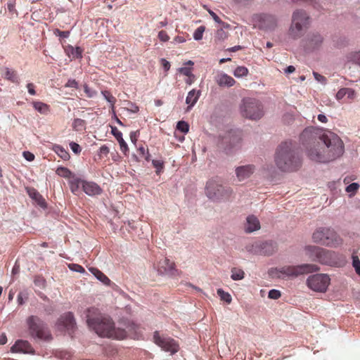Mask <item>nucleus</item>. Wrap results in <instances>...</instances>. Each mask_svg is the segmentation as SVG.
Listing matches in <instances>:
<instances>
[{"instance_id": "nucleus-1", "label": "nucleus", "mask_w": 360, "mask_h": 360, "mask_svg": "<svg viewBox=\"0 0 360 360\" xmlns=\"http://www.w3.org/2000/svg\"><path fill=\"white\" fill-rule=\"evenodd\" d=\"M303 143H307L309 158L317 162H329L341 157L345 152L342 139L330 131L318 135L312 127L306 128L300 135Z\"/></svg>"}, {"instance_id": "nucleus-2", "label": "nucleus", "mask_w": 360, "mask_h": 360, "mask_svg": "<svg viewBox=\"0 0 360 360\" xmlns=\"http://www.w3.org/2000/svg\"><path fill=\"white\" fill-rule=\"evenodd\" d=\"M87 323L99 336L118 340H123L128 333L135 330L134 323L129 324L126 328H115L112 319L102 314L98 309L91 308L88 310Z\"/></svg>"}, {"instance_id": "nucleus-3", "label": "nucleus", "mask_w": 360, "mask_h": 360, "mask_svg": "<svg viewBox=\"0 0 360 360\" xmlns=\"http://www.w3.org/2000/svg\"><path fill=\"white\" fill-rule=\"evenodd\" d=\"M274 162L278 169L290 172L301 167L302 158L291 143L283 142L276 149Z\"/></svg>"}, {"instance_id": "nucleus-4", "label": "nucleus", "mask_w": 360, "mask_h": 360, "mask_svg": "<svg viewBox=\"0 0 360 360\" xmlns=\"http://www.w3.org/2000/svg\"><path fill=\"white\" fill-rule=\"evenodd\" d=\"M306 255L312 261H316L335 268H343L347 264L346 257L335 252L326 250L315 245H307L304 248Z\"/></svg>"}, {"instance_id": "nucleus-5", "label": "nucleus", "mask_w": 360, "mask_h": 360, "mask_svg": "<svg viewBox=\"0 0 360 360\" xmlns=\"http://www.w3.org/2000/svg\"><path fill=\"white\" fill-rule=\"evenodd\" d=\"M311 18L304 9H295L291 15V22L288 30V37L291 40L302 38L309 28Z\"/></svg>"}, {"instance_id": "nucleus-6", "label": "nucleus", "mask_w": 360, "mask_h": 360, "mask_svg": "<svg viewBox=\"0 0 360 360\" xmlns=\"http://www.w3.org/2000/svg\"><path fill=\"white\" fill-rule=\"evenodd\" d=\"M205 194L214 202H222L229 200L233 191L231 187L222 185L219 181L210 179L207 182Z\"/></svg>"}, {"instance_id": "nucleus-7", "label": "nucleus", "mask_w": 360, "mask_h": 360, "mask_svg": "<svg viewBox=\"0 0 360 360\" xmlns=\"http://www.w3.org/2000/svg\"><path fill=\"white\" fill-rule=\"evenodd\" d=\"M313 241L322 245L337 248L343 243L342 238L330 228L320 227L312 235Z\"/></svg>"}, {"instance_id": "nucleus-8", "label": "nucleus", "mask_w": 360, "mask_h": 360, "mask_svg": "<svg viewBox=\"0 0 360 360\" xmlns=\"http://www.w3.org/2000/svg\"><path fill=\"white\" fill-rule=\"evenodd\" d=\"M30 335L35 338L49 341L52 339L49 330L46 328L44 321L37 316H30L26 319Z\"/></svg>"}, {"instance_id": "nucleus-9", "label": "nucleus", "mask_w": 360, "mask_h": 360, "mask_svg": "<svg viewBox=\"0 0 360 360\" xmlns=\"http://www.w3.org/2000/svg\"><path fill=\"white\" fill-rule=\"evenodd\" d=\"M240 112L243 117L252 120H258L264 115L262 103L252 98L243 99Z\"/></svg>"}, {"instance_id": "nucleus-10", "label": "nucleus", "mask_w": 360, "mask_h": 360, "mask_svg": "<svg viewBox=\"0 0 360 360\" xmlns=\"http://www.w3.org/2000/svg\"><path fill=\"white\" fill-rule=\"evenodd\" d=\"M246 250L254 255L270 256L277 251L278 246L276 243L272 240H257L248 245Z\"/></svg>"}, {"instance_id": "nucleus-11", "label": "nucleus", "mask_w": 360, "mask_h": 360, "mask_svg": "<svg viewBox=\"0 0 360 360\" xmlns=\"http://www.w3.org/2000/svg\"><path fill=\"white\" fill-rule=\"evenodd\" d=\"M330 278L325 274H317L309 276L307 280V285L311 290L315 292H324L326 291Z\"/></svg>"}, {"instance_id": "nucleus-12", "label": "nucleus", "mask_w": 360, "mask_h": 360, "mask_svg": "<svg viewBox=\"0 0 360 360\" xmlns=\"http://www.w3.org/2000/svg\"><path fill=\"white\" fill-rule=\"evenodd\" d=\"M153 341L162 350L169 352L171 354L177 352L179 348V344L173 338L160 335L158 331L154 333Z\"/></svg>"}, {"instance_id": "nucleus-13", "label": "nucleus", "mask_w": 360, "mask_h": 360, "mask_svg": "<svg viewBox=\"0 0 360 360\" xmlns=\"http://www.w3.org/2000/svg\"><path fill=\"white\" fill-rule=\"evenodd\" d=\"M241 138L239 134L236 131H229L226 134L221 137L219 141V147L229 153L232 150L239 147L240 143Z\"/></svg>"}, {"instance_id": "nucleus-14", "label": "nucleus", "mask_w": 360, "mask_h": 360, "mask_svg": "<svg viewBox=\"0 0 360 360\" xmlns=\"http://www.w3.org/2000/svg\"><path fill=\"white\" fill-rule=\"evenodd\" d=\"M278 26L276 16L271 14L262 13L257 16V27L265 32H271Z\"/></svg>"}, {"instance_id": "nucleus-15", "label": "nucleus", "mask_w": 360, "mask_h": 360, "mask_svg": "<svg viewBox=\"0 0 360 360\" xmlns=\"http://www.w3.org/2000/svg\"><path fill=\"white\" fill-rule=\"evenodd\" d=\"M58 326L59 329L64 330L69 334H72L76 326L73 314L71 312H68L62 315L58 321Z\"/></svg>"}, {"instance_id": "nucleus-16", "label": "nucleus", "mask_w": 360, "mask_h": 360, "mask_svg": "<svg viewBox=\"0 0 360 360\" xmlns=\"http://www.w3.org/2000/svg\"><path fill=\"white\" fill-rule=\"evenodd\" d=\"M323 37L318 32H311L306 37V46L311 50L320 48L323 42Z\"/></svg>"}, {"instance_id": "nucleus-17", "label": "nucleus", "mask_w": 360, "mask_h": 360, "mask_svg": "<svg viewBox=\"0 0 360 360\" xmlns=\"http://www.w3.org/2000/svg\"><path fill=\"white\" fill-rule=\"evenodd\" d=\"M254 165H245L237 167L235 169L236 175L239 181H243L250 178L255 172Z\"/></svg>"}, {"instance_id": "nucleus-18", "label": "nucleus", "mask_w": 360, "mask_h": 360, "mask_svg": "<svg viewBox=\"0 0 360 360\" xmlns=\"http://www.w3.org/2000/svg\"><path fill=\"white\" fill-rule=\"evenodd\" d=\"M11 351L13 353L35 354V351L31 344L28 341L23 340H17L11 347Z\"/></svg>"}, {"instance_id": "nucleus-19", "label": "nucleus", "mask_w": 360, "mask_h": 360, "mask_svg": "<svg viewBox=\"0 0 360 360\" xmlns=\"http://www.w3.org/2000/svg\"><path fill=\"white\" fill-rule=\"evenodd\" d=\"M83 191L89 196H95L101 194L103 190L96 183L84 180L82 184Z\"/></svg>"}, {"instance_id": "nucleus-20", "label": "nucleus", "mask_w": 360, "mask_h": 360, "mask_svg": "<svg viewBox=\"0 0 360 360\" xmlns=\"http://www.w3.org/2000/svg\"><path fill=\"white\" fill-rule=\"evenodd\" d=\"M260 229L259 219L254 215H250L246 219L244 229L246 233H252Z\"/></svg>"}, {"instance_id": "nucleus-21", "label": "nucleus", "mask_w": 360, "mask_h": 360, "mask_svg": "<svg viewBox=\"0 0 360 360\" xmlns=\"http://www.w3.org/2000/svg\"><path fill=\"white\" fill-rule=\"evenodd\" d=\"M302 273V271H269L268 274L272 278L288 279L295 278Z\"/></svg>"}, {"instance_id": "nucleus-22", "label": "nucleus", "mask_w": 360, "mask_h": 360, "mask_svg": "<svg viewBox=\"0 0 360 360\" xmlns=\"http://www.w3.org/2000/svg\"><path fill=\"white\" fill-rule=\"evenodd\" d=\"M215 81L219 86L226 87H231L233 86L236 82L233 77L225 73L217 75V76L215 77Z\"/></svg>"}, {"instance_id": "nucleus-23", "label": "nucleus", "mask_w": 360, "mask_h": 360, "mask_svg": "<svg viewBox=\"0 0 360 360\" xmlns=\"http://www.w3.org/2000/svg\"><path fill=\"white\" fill-rule=\"evenodd\" d=\"M345 96L349 99L353 100L356 98V94L353 89L351 88H341L336 94V99L342 100Z\"/></svg>"}, {"instance_id": "nucleus-24", "label": "nucleus", "mask_w": 360, "mask_h": 360, "mask_svg": "<svg viewBox=\"0 0 360 360\" xmlns=\"http://www.w3.org/2000/svg\"><path fill=\"white\" fill-rule=\"evenodd\" d=\"M111 132L119 142L121 150L126 153L128 150V146L122 138V134L115 127H111Z\"/></svg>"}, {"instance_id": "nucleus-25", "label": "nucleus", "mask_w": 360, "mask_h": 360, "mask_svg": "<svg viewBox=\"0 0 360 360\" xmlns=\"http://www.w3.org/2000/svg\"><path fill=\"white\" fill-rule=\"evenodd\" d=\"M200 91H195V89H192L188 92L186 98V103L188 105V110H189L196 103L200 96Z\"/></svg>"}, {"instance_id": "nucleus-26", "label": "nucleus", "mask_w": 360, "mask_h": 360, "mask_svg": "<svg viewBox=\"0 0 360 360\" xmlns=\"http://www.w3.org/2000/svg\"><path fill=\"white\" fill-rule=\"evenodd\" d=\"M345 58L347 62L360 67V50L347 53Z\"/></svg>"}, {"instance_id": "nucleus-27", "label": "nucleus", "mask_w": 360, "mask_h": 360, "mask_svg": "<svg viewBox=\"0 0 360 360\" xmlns=\"http://www.w3.org/2000/svg\"><path fill=\"white\" fill-rule=\"evenodd\" d=\"M84 180L79 178H74L70 181V188L71 192L75 195H77L79 192L80 187L82 188Z\"/></svg>"}, {"instance_id": "nucleus-28", "label": "nucleus", "mask_w": 360, "mask_h": 360, "mask_svg": "<svg viewBox=\"0 0 360 360\" xmlns=\"http://www.w3.org/2000/svg\"><path fill=\"white\" fill-rule=\"evenodd\" d=\"M28 194L32 199L35 200L41 207H46V202L44 198L35 189H30Z\"/></svg>"}, {"instance_id": "nucleus-29", "label": "nucleus", "mask_w": 360, "mask_h": 360, "mask_svg": "<svg viewBox=\"0 0 360 360\" xmlns=\"http://www.w3.org/2000/svg\"><path fill=\"white\" fill-rule=\"evenodd\" d=\"M175 264L167 258H164L159 262L158 270H174Z\"/></svg>"}, {"instance_id": "nucleus-30", "label": "nucleus", "mask_w": 360, "mask_h": 360, "mask_svg": "<svg viewBox=\"0 0 360 360\" xmlns=\"http://www.w3.org/2000/svg\"><path fill=\"white\" fill-rule=\"evenodd\" d=\"M66 51L69 56H72L73 58H80L82 56V49L80 47L74 48L69 46L66 49Z\"/></svg>"}, {"instance_id": "nucleus-31", "label": "nucleus", "mask_w": 360, "mask_h": 360, "mask_svg": "<svg viewBox=\"0 0 360 360\" xmlns=\"http://www.w3.org/2000/svg\"><path fill=\"white\" fill-rule=\"evenodd\" d=\"M33 107L36 110H37L39 112L46 115L49 112V107L47 104L40 102V101H35L33 103Z\"/></svg>"}, {"instance_id": "nucleus-32", "label": "nucleus", "mask_w": 360, "mask_h": 360, "mask_svg": "<svg viewBox=\"0 0 360 360\" xmlns=\"http://www.w3.org/2000/svg\"><path fill=\"white\" fill-rule=\"evenodd\" d=\"M5 77L11 81L12 82H18V77L15 71L9 69L8 68H5Z\"/></svg>"}, {"instance_id": "nucleus-33", "label": "nucleus", "mask_w": 360, "mask_h": 360, "mask_svg": "<svg viewBox=\"0 0 360 360\" xmlns=\"http://www.w3.org/2000/svg\"><path fill=\"white\" fill-rule=\"evenodd\" d=\"M94 276L105 285H109L110 280L103 274V271H91Z\"/></svg>"}, {"instance_id": "nucleus-34", "label": "nucleus", "mask_w": 360, "mask_h": 360, "mask_svg": "<svg viewBox=\"0 0 360 360\" xmlns=\"http://www.w3.org/2000/svg\"><path fill=\"white\" fill-rule=\"evenodd\" d=\"M248 73V70L247 68L244 66H238L237 67L234 72L233 75L236 77H242L246 76Z\"/></svg>"}, {"instance_id": "nucleus-35", "label": "nucleus", "mask_w": 360, "mask_h": 360, "mask_svg": "<svg viewBox=\"0 0 360 360\" xmlns=\"http://www.w3.org/2000/svg\"><path fill=\"white\" fill-rule=\"evenodd\" d=\"M217 295L220 297V299L228 304L231 302L232 298L229 292H224L222 289L217 290Z\"/></svg>"}, {"instance_id": "nucleus-36", "label": "nucleus", "mask_w": 360, "mask_h": 360, "mask_svg": "<svg viewBox=\"0 0 360 360\" xmlns=\"http://www.w3.org/2000/svg\"><path fill=\"white\" fill-rule=\"evenodd\" d=\"M56 172L58 175L65 178H70L72 175V172L68 168L63 167H58Z\"/></svg>"}, {"instance_id": "nucleus-37", "label": "nucleus", "mask_w": 360, "mask_h": 360, "mask_svg": "<svg viewBox=\"0 0 360 360\" xmlns=\"http://www.w3.org/2000/svg\"><path fill=\"white\" fill-rule=\"evenodd\" d=\"M84 125L85 121L79 118L75 119L72 123V127L76 131L82 130L84 128Z\"/></svg>"}, {"instance_id": "nucleus-38", "label": "nucleus", "mask_w": 360, "mask_h": 360, "mask_svg": "<svg viewBox=\"0 0 360 360\" xmlns=\"http://www.w3.org/2000/svg\"><path fill=\"white\" fill-rule=\"evenodd\" d=\"M101 93L103 95L105 100L111 104L112 109L113 110L114 104L116 102V98L114 96H112L110 94V93L108 91H103Z\"/></svg>"}, {"instance_id": "nucleus-39", "label": "nucleus", "mask_w": 360, "mask_h": 360, "mask_svg": "<svg viewBox=\"0 0 360 360\" xmlns=\"http://www.w3.org/2000/svg\"><path fill=\"white\" fill-rule=\"evenodd\" d=\"M56 152L58 154V155L63 160H68L70 157L68 153L61 146H56Z\"/></svg>"}, {"instance_id": "nucleus-40", "label": "nucleus", "mask_w": 360, "mask_h": 360, "mask_svg": "<svg viewBox=\"0 0 360 360\" xmlns=\"http://www.w3.org/2000/svg\"><path fill=\"white\" fill-rule=\"evenodd\" d=\"M176 129H177L179 131H181V132H183V133L186 134V133H187V132L188 131V130H189V125H188V124L186 122H185V121H179V122H178V123H177V124H176Z\"/></svg>"}, {"instance_id": "nucleus-41", "label": "nucleus", "mask_w": 360, "mask_h": 360, "mask_svg": "<svg viewBox=\"0 0 360 360\" xmlns=\"http://www.w3.org/2000/svg\"><path fill=\"white\" fill-rule=\"evenodd\" d=\"M205 30V27L204 26H200L199 27H198L193 33L194 39L196 41L202 39Z\"/></svg>"}, {"instance_id": "nucleus-42", "label": "nucleus", "mask_w": 360, "mask_h": 360, "mask_svg": "<svg viewBox=\"0 0 360 360\" xmlns=\"http://www.w3.org/2000/svg\"><path fill=\"white\" fill-rule=\"evenodd\" d=\"M228 37L227 32H226L222 28L217 30L215 34V39L219 41H223Z\"/></svg>"}, {"instance_id": "nucleus-43", "label": "nucleus", "mask_w": 360, "mask_h": 360, "mask_svg": "<svg viewBox=\"0 0 360 360\" xmlns=\"http://www.w3.org/2000/svg\"><path fill=\"white\" fill-rule=\"evenodd\" d=\"M34 283L36 286L39 287L41 289H43L46 286V280L41 276H36Z\"/></svg>"}, {"instance_id": "nucleus-44", "label": "nucleus", "mask_w": 360, "mask_h": 360, "mask_svg": "<svg viewBox=\"0 0 360 360\" xmlns=\"http://www.w3.org/2000/svg\"><path fill=\"white\" fill-rule=\"evenodd\" d=\"M359 185L357 183H352L349 186H347L345 188V191L347 193H350L352 194H354L359 189Z\"/></svg>"}, {"instance_id": "nucleus-45", "label": "nucleus", "mask_w": 360, "mask_h": 360, "mask_svg": "<svg viewBox=\"0 0 360 360\" xmlns=\"http://www.w3.org/2000/svg\"><path fill=\"white\" fill-rule=\"evenodd\" d=\"M297 269H306V270H311V271L319 269V267H317L316 265L304 264H302L300 266H297V268H293L292 270H298ZM287 270H290V269H288Z\"/></svg>"}, {"instance_id": "nucleus-46", "label": "nucleus", "mask_w": 360, "mask_h": 360, "mask_svg": "<svg viewBox=\"0 0 360 360\" xmlns=\"http://www.w3.org/2000/svg\"><path fill=\"white\" fill-rule=\"evenodd\" d=\"M281 296V292L279 290H275V289L271 290L269 292V295H268L269 298L272 299V300H277V299L280 298Z\"/></svg>"}, {"instance_id": "nucleus-47", "label": "nucleus", "mask_w": 360, "mask_h": 360, "mask_svg": "<svg viewBox=\"0 0 360 360\" xmlns=\"http://www.w3.org/2000/svg\"><path fill=\"white\" fill-rule=\"evenodd\" d=\"M352 266L354 268V270H360V259L358 256L354 255V254L352 256Z\"/></svg>"}, {"instance_id": "nucleus-48", "label": "nucleus", "mask_w": 360, "mask_h": 360, "mask_svg": "<svg viewBox=\"0 0 360 360\" xmlns=\"http://www.w3.org/2000/svg\"><path fill=\"white\" fill-rule=\"evenodd\" d=\"M313 75H314V77L315 79L317 82H321V83H322L323 84H326V78L324 76L319 74L316 72H313Z\"/></svg>"}, {"instance_id": "nucleus-49", "label": "nucleus", "mask_w": 360, "mask_h": 360, "mask_svg": "<svg viewBox=\"0 0 360 360\" xmlns=\"http://www.w3.org/2000/svg\"><path fill=\"white\" fill-rule=\"evenodd\" d=\"M231 278L235 281L241 280L244 278V271H236L231 276Z\"/></svg>"}, {"instance_id": "nucleus-50", "label": "nucleus", "mask_w": 360, "mask_h": 360, "mask_svg": "<svg viewBox=\"0 0 360 360\" xmlns=\"http://www.w3.org/2000/svg\"><path fill=\"white\" fill-rule=\"evenodd\" d=\"M209 14L212 16L213 20L218 24H222L224 25V22H223L221 19L218 17V15L212 10L208 9Z\"/></svg>"}, {"instance_id": "nucleus-51", "label": "nucleus", "mask_w": 360, "mask_h": 360, "mask_svg": "<svg viewBox=\"0 0 360 360\" xmlns=\"http://www.w3.org/2000/svg\"><path fill=\"white\" fill-rule=\"evenodd\" d=\"M158 38L162 41H167L169 39V37L167 35L166 32L162 30L158 33Z\"/></svg>"}, {"instance_id": "nucleus-52", "label": "nucleus", "mask_w": 360, "mask_h": 360, "mask_svg": "<svg viewBox=\"0 0 360 360\" xmlns=\"http://www.w3.org/2000/svg\"><path fill=\"white\" fill-rule=\"evenodd\" d=\"M70 148L72 149V150L75 153L77 154L81 152V147L79 146V144H77L75 142H72L70 143Z\"/></svg>"}, {"instance_id": "nucleus-53", "label": "nucleus", "mask_w": 360, "mask_h": 360, "mask_svg": "<svg viewBox=\"0 0 360 360\" xmlns=\"http://www.w3.org/2000/svg\"><path fill=\"white\" fill-rule=\"evenodd\" d=\"M84 92L86 94L87 96L89 98H92L96 94V91L91 90L86 84H84Z\"/></svg>"}, {"instance_id": "nucleus-54", "label": "nucleus", "mask_w": 360, "mask_h": 360, "mask_svg": "<svg viewBox=\"0 0 360 360\" xmlns=\"http://www.w3.org/2000/svg\"><path fill=\"white\" fill-rule=\"evenodd\" d=\"M179 71L181 74H183V75H186L187 77L191 75H192L191 68H186V67L180 68L179 69Z\"/></svg>"}, {"instance_id": "nucleus-55", "label": "nucleus", "mask_w": 360, "mask_h": 360, "mask_svg": "<svg viewBox=\"0 0 360 360\" xmlns=\"http://www.w3.org/2000/svg\"><path fill=\"white\" fill-rule=\"evenodd\" d=\"M139 134V131H131L130 133V139L134 144H136Z\"/></svg>"}, {"instance_id": "nucleus-56", "label": "nucleus", "mask_w": 360, "mask_h": 360, "mask_svg": "<svg viewBox=\"0 0 360 360\" xmlns=\"http://www.w3.org/2000/svg\"><path fill=\"white\" fill-rule=\"evenodd\" d=\"M66 87L78 88V83L75 79H69L65 84Z\"/></svg>"}, {"instance_id": "nucleus-57", "label": "nucleus", "mask_w": 360, "mask_h": 360, "mask_svg": "<svg viewBox=\"0 0 360 360\" xmlns=\"http://www.w3.org/2000/svg\"><path fill=\"white\" fill-rule=\"evenodd\" d=\"M153 165L158 169L157 172L161 170L163 167V163L160 160H153Z\"/></svg>"}, {"instance_id": "nucleus-58", "label": "nucleus", "mask_w": 360, "mask_h": 360, "mask_svg": "<svg viewBox=\"0 0 360 360\" xmlns=\"http://www.w3.org/2000/svg\"><path fill=\"white\" fill-rule=\"evenodd\" d=\"M23 156L28 161H32L34 159V155L28 151H25Z\"/></svg>"}, {"instance_id": "nucleus-59", "label": "nucleus", "mask_w": 360, "mask_h": 360, "mask_svg": "<svg viewBox=\"0 0 360 360\" xmlns=\"http://www.w3.org/2000/svg\"><path fill=\"white\" fill-rule=\"evenodd\" d=\"M109 153V148L106 146H102L99 149V153L101 155H107Z\"/></svg>"}, {"instance_id": "nucleus-60", "label": "nucleus", "mask_w": 360, "mask_h": 360, "mask_svg": "<svg viewBox=\"0 0 360 360\" xmlns=\"http://www.w3.org/2000/svg\"><path fill=\"white\" fill-rule=\"evenodd\" d=\"M68 267L70 268V270H81V271L84 270V267H82V266H80L79 264H70L68 265Z\"/></svg>"}, {"instance_id": "nucleus-61", "label": "nucleus", "mask_w": 360, "mask_h": 360, "mask_svg": "<svg viewBox=\"0 0 360 360\" xmlns=\"http://www.w3.org/2000/svg\"><path fill=\"white\" fill-rule=\"evenodd\" d=\"M162 65L165 71H168L170 68V63L167 60L162 58L161 59Z\"/></svg>"}, {"instance_id": "nucleus-62", "label": "nucleus", "mask_w": 360, "mask_h": 360, "mask_svg": "<svg viewBox=\"0 0 360 360\" xmlns=\"http://www.w3.org/2000/svg\"><path fill=\"white\" fill-rule=\"evenodd\" d=\"M27 90H28V92L31 95H35L36 91L34 90V84L32 83L27 84Z\"/></svg>"}, {"instance_id": "nucleus-63", "label": "nucleus", "mask_w": 360, "mask_h": 360, "mask_svg": "<svg viewBox=\"0 0 360 360\" xmlns=\"http://www.w3.org/2000/svg\"><path fill=\"white\" fill-rule=\"evenodd\" d=\"M56 32L58 36L63 38H67L69 37L70 34L69 31H60L59 30H56Z\"/></svg>"}, {"instance_id": "nucleus-64", "label": "nucleus", "mask_w": 360, "mask_h": 360, "mask_svg": "<svg viewBox=\"0 0 360 360\" xmlns=\"http://www.w3.org/2000/svg\"><path fill=\"white\" fill-rule=\"evenodd\" d=\"M7 7L10 12L15 13L17 14V11L15 9V5L13 3H12V2L8 3L7 5Z\"/></svg>"}]
</instances>
